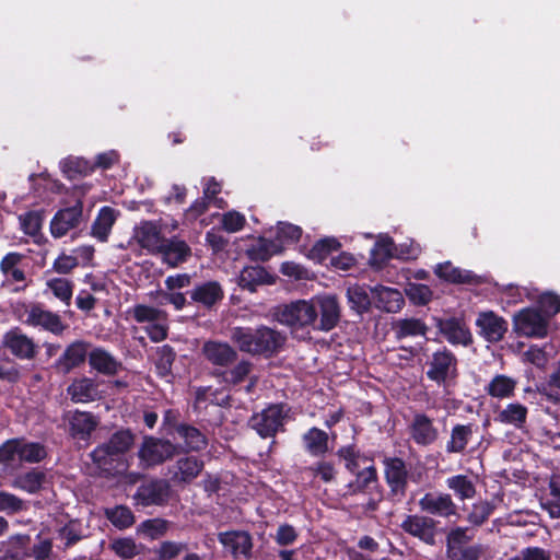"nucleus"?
Returning a JSON list of instances; mask_svg holds the SVG:
<instances>
[{
    "mask_svg": "<svg viewBox=\"0 0 560 560\" xmlns=\"http://www.w3.org/2000/svg\"><path fill=\"white\" fill-rule=\"evenodd\" d=\"M23 231L28 235H36L42 228V217L37 212H27L20 217Z\"/></svg>",
    "mask_w": 560,
    "mask_h": 560,
    "instance_id": "nucleus-62",
    "label": "nucleus"
},
{
    "mask_svg": "<svg viewBox=\"0 0 560 560\" xmlns=\"http://www.w3.org/2000/svg\"><path fill=\"white\" fill-rule=\"evenodd\" d=\"M219 541L229 550L234 558L243 557L248 559L252 555L253 541L247 532L232 530L220 533Z\"/></svg>",
    "mask_w": 560,
    "mask_h": 560,
    "instance_id": "nucleus-13",
    "label": "nucleus"
},
{
    "mask_svg": "<svg viewBox=\"0 0 560 560\" xmlns=\"http://www.w3.org/2000/svg\"><path fill=\"white\" fill-rule=\"evenodd\" d=\"M315 310L318 313L315 329L329 331L334 329L340 319L341 308L336 295L324 293L313 296Z\"/></svg>",
    "mask_w": 560,
    "mask_h": 560,
    "instance_id": "nucleus-4",
    "label": "nucleus"
},
{
    "mask_svg": "<svg viewBox=\"0 0 560 560\" xmlns=\"http://www.w3.org/2000/svg\"><path fill=\"white\" fill-rule=\"evenodd\" d=\"M132 316L138 323L152 324L155 322H166L165 312L144 304H138L132 308Z\"/></svg>",
    "mask_w": 560,
    "mask_h": 560,
    "instance_id": "nucleus-50",
    "label": "nucleus"
},
{
    "mask_svg": "<svg viewBox=\"0 0 560 560\" xmlns=\"http://www.w3.org/2000/svg\"><path fill=\"white\" fill-rule=\"evenodd\" d=\"M89 363L92 369L103 374H115L120 366L119 362L102 348H95L90 352Z\"/></svg>",
    "mask_w": 560,
    "mask_h": 560,
    "instance_id": "nucleus-31",
    "label": "nucleus"
},
{
    "mask_svg": "<svg viewBox=\"0 0 560 560\" xmlns=\"http://www.w3.org/2000/svg\"><path fill=\"white\" fill-rule=\"evenodd\" d=\"M276 282V276L261 266H247L238 276V285L242 289L255 292L259 285H270Z\"/></svg>",
    "mask_w": 560,
    "mask_h": 560,
    "instance_id": "nucleus-16",
    "label": "nucleus"
},
{
    "mask_svg": "<svg viewBox=\"0 0 560 560\" xmlns=\"http://www.w3.org/2000/svg\"><path fill=\"white\" fill-rule=\"evenodd\" d=\"M420 509L432 515L448 517L456 514V505L450 494L429 492L419 501Z\"/></svg>",
    "mask_w": 560,
    "mask_h": 560,
    "instance_id": "nucleus-14",
    "label": "nucleus"
},
{
    "mask_svg": "<svg viewBox=\"0 0 560 560\" xmlns=\"http://www.w3.org/2000/svg\"><path fill=\"white\" fill-rule=\"evenodd\" d=\"M433 271L436 277L451 283H472L477 278L476 275L469 270L454 267L451 261L438 264Z\"/></svg>",
    "mask_w": 560,
    "mask_h": 560,
    "instance_id": "nucleus-28",
    "label": "nucleus"
},
{
    "mask_svg": "<svg viewBox=\"0 0 560 560\" xmlns=\"http://www.w3.org/2000/svg\"><path fill=\"white\" fill-rule=\"evenodd\" d=\"M231 339L241 351L253 354L271 353L283 342L282 336L268 327H260L255 330L235 327L232 329Z\"/></svg>",
    "mask_w": 560,
    "mask_h": 560,
    "instance_id": "nucleus-1",
    "label": "nucleus"
},
{
    "mask_svg": "<svg viewBox=\"0 0 560 560\" xmlns=\"http://www.w3.org/2000/svg\"><path fill=\"white\" fill-rule=\"evenodd\" d=\"M506 304L515 305L526 299L534 300L536 295L526 288L509 285L504 292Z\"/></svg>",
    "mask_w": 560,
    "mask_h": 560,
    "instance_id": "nucleus-61",
    "label": "nucleus"
},
{
    "mask_svg": "<svg viewBox=\"0 0 560 560\" xmlns=\"http://www.w3.org/2000/svg\"><path fill=\"white\" fill-rule=\"evenodd\" d=\"M479 335L489 342H498L508 331V322L492 311L480 312L476 318Z\"/></svg>",
    "mask_w": 560,
    "mask_h": 560,
    "instance_id": "nucleus-11",
    "label": "nucleus"
},
{
    "mask_svg": "<svg viewBox=\"0 0 560 560\" xmlns=\"http://www.w3.org/2000/svg\"><path fill=\"white\" fill-rule=\"evenodd\" d=\"M175 451L171 442L148 436L139 450V458L144 466H154L173 457Z\"/></svg>",
    "mask_w": 560,
    "mask_h": 560,
    "instance_id": "nucleus-7",
    "label": "nucleus"
},
{
    "mask_svg": "<svg viewBox=\"0 0 560 560\" xmlns=\"http://www.w3.org/2000/svg\"><path fill=\"white\" fill-rule=\"evenodd\" d=\"M202 463L195 457L182 458L177 462L178 471L175 478L183 482H190L202 469Z\"/></svg>",
    "mask_w": 560,
    "mask_h": 560,
    "instance_id": "nucleus-45",
    "label": "nucleus"
},
{
    "mask_svg": "<svg viewBox=\"0 0 560 560\" xmlns=\"http://www.w3.org/2000/svg\"><path fill=\"white\" fill-rule=\"evenodd\" d=\"M482 553V548L479 545L460 547L456 551L447 555L452 560H478Z\"/></svg>",
    "mask_w": 560,
    "mask_h": 560,
    "instance_id": "nucleus-63",
    "label": "nucleus"
},
{
    "mask_svg": "<svg viewBox=\"0 0 560 560\" xmlns=\"http://www.w3.org/2000/svg\"><path fill=\"white\" fill-rule=\"evenodd\" d=\"M470 539L471 537L468 535L467 528L457 527L452 529L446 538V555L464 547Z\"/></svg>",
    "mask_w": 560,
    "mask_h": 560,
    "instance_id": "nucleus-55",
    "label": "nucleus"
},
{
    "mask_svg": "<svg viewBox=\"0 0 560 560\" xmlns=\"http://www.w3.org/2000/svg\"><path fill=\"white\" fill-rule=\"evenodd\" d=\"M190 298L192 301L210 307L222 300L223 290L219 282L208 281L196 285L190 292Z\"/></svg>",
    "mask_w": 560,
    "mask_h": 560,
    "instance_id": "nucleus-27",
    "label": "nucleus"
},
{
    "mask_svg": "<svg viewBox=\"0 0 560 560\" xmlns=\"http://www.w3.org/2000/svg\"><path fill=\"white\" fill-rule=\"evenodd\" d=\"M446 486L459 500H470L476 494L475 483L466 475H456L447 478Z\"/></svg>",
    "mask_w": 560,
    "mask_h": 560,
    "instance_id": "nucleus-36",
    "label": "nucleus"
},
{
    "mask_svg": "<svg viewBox=\"0 0 560 560\" xmlns=\"http://www.w3.org/2000/svg\"><path fill=\"white\" fill-rule=\"evenodd\" d=\"M494 505L489 501H478L472 504L468 521L474 525H481L493 512Z\"/></svg>",
    "mask_w": 560,
    "mask_h": 560,
    "instance_id": "nucleus-54",
    "label": "nucleus"
},
{
    "mask_svg": "<svg viewBox=\"0 0 560 560\" xmlns=\"http://www.w3.org/2000/svg\"><path fill=\"white\" fill-rule=\"evenodd\" d=\"M249 372L250 364L247 361H241L233 369L224 371L221 375L223 382L228 384H237L242 382Z\"/></svg>",
    "mask_w": 560,
    "mask_h": 560,
    "instance_id": "nucleus-57",
    "label": "nucleus"
},
{
    "mask_svg": "<svg viewBox=\"0 0 560 560\" xmlns=\"http://www.w3.org/2000/svg\"><path fill=\"white\" fill-rule=\"evenodd\" d=\"M88 353V343L84 341H74L67 347L58 360V365L63 372L68 373L73 368L79 366L85 361Z\"/></svg>",
    "mask_w": 560,
    "mask_h": 560,
    "instance_id": "nucleus-29",
    "label": "nucleus"
},
{
    "mask_svg": "<svg viewBox=\"0 0 560 560\" xmlns=\"http://www.w3.org/2000/svg\"><path fill=\"white\" fill-rule=\"evenodd\" d=\"M277 319L292 327L313 326L317 323L318 313L315 310L314 299L298 300L280 306L276 313Z\"/></svg>",
    "mask_w": 560,
    "mask_h": 560,
    "instance_id": "nucleus-2",
    "label": "nucleus"
},
{
    "mask_svg": "<svg viewBox=\"0 0 560 560\" xmlns=\"http://www.w3.org/2000/svg\"><path fill=\"white\" fill-rule=\"evenodd\" d=\"M205 359L214 366H228L233 363L236 358V351L226 342L217 340H208L201 348Z\"/></svg>",
    "mask_w": 560,
    "mask_h": 560,
    "instance_id": "nucleus-15",
    "label": "nucleus"
},
{
    "mask_svg": "<svg viewBox=\"0 0 560 560\" xmlns=\"http://www.w3.org/2000/svg\"><path fill=\"white\" fill-rule=\"evenodd\" d=\"M284 417L285 411L281 405H270L253 415L249 424L261 438H270L282 428Z\"/></svg>",
    "mask_w": 560,
    "mask_h": 560,
    "instance_id": "nucleus-5",
    "label": "nucleus"
},
{
    "mask_svg": "<svg viewBox=\"0 0 560 560\" xmlns=\"http://www.w3.org/2000/svg\"><path fill=\"white\" fill-rule=\"evenodd\" d=\"M168 522L162 518H151L140 523L137 534L143 538L155 540L167 532Z\"/></svg>",
    "mask_w": 560,
    "mask_h": 560,
    "instance_id": "nucleus-42",
    "label": "nucleus"
},
{
    "mask_svg": "<svg viewBox=\"0 0 560 560\" xmlns=\"http://www.w3.org/2000/svg\"><path fill=\"white\" fill-rule=\"evenodd\" d=\"M26 323L32 326L42 327L56 335H59L65 330V325L62 324L59 315L43 310L39 306H34L30 310Z\"/></svg>",
    "mask_w": 560,
    "mask_h": 560,
    "instance_id": "nucleus-20",
    "label": "nucleus"
},
{
    "mask_svg": "<svg viewBox=\"0 0 560 560\" xmlns=\"http://www.w3.org/2000/svg\"><path fill=\"white\" fill-rule=\"evenodd\" d=\"M398 247L387 235H380L371 250V259L374 262H383L392 257H397Z\"/></svg>",
    "mask_w": 560,
    "mask_h": 560,
    "instance_id": "nucleus-41",
    "label": "nucleus"
},
{
    "mask_svg": "<svg viewBox=\"0 0 560 560\" xmlns=\"http://www.w3.org/2000/svg\"><path fill=\"white\" fill-rule=\"evenodd\" d=\"M401 528L428 545H434L435 542V521L428 516L408 515L402 521Z\"/></svg>",
    "mask_w": 560,
    "mask_h": 560,
    "instance_id": "nucleus-12",
    "label": "nucleus"
},
{
    "mask_svg": "<svg viewBox=\"0 0 560 560\" xmlns=\"http://www.w3.org/2000/svg\"><path fill=\"white\" fill-rule=\"evenodd\" d=\"M340 247L341 243L336 237H325L313 245L307 257L315 262L322 264L332 252L338 250Z\"/></svg>",
    "mask_w": 560,
    "mask_h": 560,
    "instance_id": "nucleus-38",
    "label": "nucleus"
},
{
    "mask_svg": "<svg viewBox=\"0 0 560 560\" xmlns=\"http://www.w3.org/2000/svg\"><path fill=\"white\" fill-rule=\"evenodd\" d=\"M516 381L504 374L495 375L487 385L486 392L494 398H510L513 396Z\"/></svg>",
    "mask_w": 560,
    "mask_h": 560,
    "instance_id": "nucleus-32",
    "label": "nucleus"
},
{
    "mask_svg": "<svg viewBox=\"0 0 560 560\" xmlns=\"http://www.w3.org/2000/svg\"><path fill=\"white\" fill-rule=\"evenodd\" d=\"M68 394L75 402H90L101 398L97 385L89 377L75 380L68 387Z\"/></svg>",
    "mask_w": 560,
    "mask_h": 560,
    "instance_id": "nucleus-25",
    "label": "nucleus"
},
{
    "mask_svg": "<svg viewBox=\"0 0 560 560\" xmlns=\"http://www.w3.org/2000/svg\"><path fill=\"white\" fill-rule=\"evenodd\" d=\"M513 329L523 337L544 338L548 335L549 319L537 308L526 307L513 316Z\"/></svg>",
    "mask_w": 560,
    "mask_h": 560,
    "instance_id": "nucleus-3",
    "label": "nucleus"
},
{
    "mask_svg": "<svg viewBox=\"0 0 560 560\" xmlns=\"http://www.w3.org/2000/svg\"><path fill=\"white\" fill-rule=\"evenodd\" d=\"M25 503L13 493L0 490V512L14 514L25 510Z\"/></svg>",
    "mask_w": 560,
    "mask_h": 560,
    "instance_id": "nucleus-56",
    "label": "nucleus"
},
{
    "mask_svg": "<svg viewBox=\"0 0 560 560\" xmlns=\"http://www.w3.org/2000/svg\"><path fill=\"white\" fill-rule=\"evenodd\" d=\"M47 287L57 299L70 305L73 290L71 281L66 278H54L47 281Z\"/></svg>",
    "mask_w": 560,
    "mask_h": 560,
    "instance_id": "nucleus-52",
    "label": "nucleus"
},
{
    "mask_svg": "<svg viewBox=\"0 0 560 560\" xmlns=\"http://www.w3.org/2000/svg\"><path fill=\"white\" fill-rule=\"evenodd\" d=\"M527 413L528 410L524 405L510 402L498 411L494 421L514 429H522L526 423Z\"/></svg>",
    "mask_w": 560,
    "mask_h": 560,
    "instance_id": "nucleus-23",
    "label": "nucleus"
},
{
    "mask_svg": "<svg viewBox=\"0 0 560 560\" xmlns=\"http://www.w3.org/2000/svg\"><path fill=\"white\" fill-rule=\"evenodd\" d=\"M471 436L470 425H455L452 429L451 439L447 442L446 451L450 453H459L465 450Z\"/></svg>",
    "mask_w": 560,
    "mask_h": 560,
    "instance_id": "nucleus-44",
    "label": "nucleus"
},
{
    "mask_svg": "<svg viewBox=\"0 0 560 560\" xmlns=\"http://www.w3.org/2000/svg\"><path fill=\"white\" fill-rule=\"evenodd\" d=\"M82 214L83 202L80 198L73 206L60 209L50 221L51 235L56 238L65 236L80 224Z\"/></svg>",
    "mask_w": 560,
    "mask_h": 560,
    "instance_id": "nucleus-10",
    "label": "nucleus"
},
{
    "mask_svg": "<svg viewBox=\"0 0 560 560\" xmlns=\"http://www.w3.org/2000/svg\"><path fill=\"white\" fill-rule=\"evenodd\" d=\"M457 374V360L454 354L446 350H439L432 354L429 362L427 376L441 384L453 380Z\"/></svg>",
    "mask_w": 560,
    "mask_h": 560,
    "instance_id": "nucleus-6",
    "label": "nucleus"
},
{
    "mask_svg": "<svg viewBox=\"0 0 560 560\" xmlns=\"http://www.w3.org/2000/svg\"><path fill=\"white\" fill-rule=\"evenodd\" d=\"M119 212L110 207H102L92 224L91 234L100 242H106Z\"/></svg>",
    "mask_w": 560,
    "mask_h": 560,
    "instance_id": "nucleus-22",
    "label": "nucleus"
},
{
    "mask_svg": "<svg viewBox=\"0 0 560 560\" xmlns=\"http://www.w3.org/2000/svg\"><path fill=\"white\" fill-rule=\"evenodd\" d=\"M376 307L388 313L400 311L405 301L399 290L384 285H376L371 290Z\"/></svg>",
    "mask_w": 560,
    "mask_h": 560,
    "instance_id": "nucleus-21",
    "label": "nucleus"
},
{
    "mask_svg": "<svg viewBox=\"0 0 560 560\" xmlns=\"http://www.w3.org/2000/svg\"><path fill=\"white\" fill-rule=\"evenodd\" d=\"M385 475L388 483L394 491L401 490L406 482V469L404 462L398 458H388L385 460Z\"/></svg>",
    "mask_w": 560,
    "mask_h": 560,
    "instance_id": "nucleus-35",
    "label": "nucleus"
},
{
    "mask_svg": "<svg viewBox=\"0 0 560 560\" xmlns=\"http://www.w3.org/2000/svg\"><path fill=\"white\" fill-rule=\"evenodd\" d=\"M438 429L424 415H416L411 424V436L417 444L429 445L438 439Z\"/></svg>",
    "mask_w": 560,
    "mask_h": 560,
    "instance_id": "nucleus-24",
    "label": "nucleus"
},
{
    "mask_svg": "<svg viewBox=\"0 0 560 560\" xmlns=\"http://www.w3.org/2000/svg\"><path fill=\"white\" fill-rule=\"evenodd\" d=\"M405 293L415 305H425L433 298V291L430 287L415 282H410L406 285Z\"/></svg>",
    "mask_w": 560,
    "mask_h": 560,
    "instance_id": "nucleus-48",
    "label": "nucleus"
},
{
    "mask_svg": "<svg viewBox=\"0 0 560 560\" xmlns=\"http://www.w3.org/2000/svg\"><path fill=\"white\" fill-rule=\"evenodd\" d=\"M133 435L129 430H120L112 435L109 441L92 452L93 460L98 465H105L107 458L124 454L133 444Z\"/></svg>",
    "mask_w": 560,
    "mask_h": 560,
    "instance_id": "nucleus-9",
    "label": "nucleus"
},
{
    "mask_svg": "<svg viewBox=\"0 0 560 560\" xmlns=\"http://www.w3.org/2000/svg\"><path fill=\"white\" fill-rule=\"evenodd\" d=\"M112 550L122 559L133 558L139 553V548L132 538H118L110 544Z\"/></svg>",
    "mask_w": 560,
    "mask_h": 560,
    "instance_id": "nucleus-53",
    "label": "nucleus"
},
{
    "mask_svg": "<svg viewBox=\"0 0 560 560\" xmlns=\"http://www.w3.org/2000/svg\"><path fill=\"white\" fill-rule=\"evenodd\" d=\"M3 345L20 359H32L36 353V346L27 336L11 330L3 337Z\"/></svg>",
    "mask_w": 560,
    "mask_h": 560,
    "instance_id": "nucleus-19",
    "label": "nucleus"
},
{
    "mask_svg": "<svg viewBox=\"0 0 560 560\" xmlns=\"http://www.w3.org/2000/svg\"><path fill=\"white\" fill-rule=\"evenodd\" d=\"M346 296L351 310L358 314L366 312L371 305L370 295L363 285L350 284L347 288Z\"/></svg>",
    "mask_w": 560,
    "mask_h": 560,
    "instance_id": "nucleus-37",
    "label": "nucleus"
},
{
    "mask_svg": "<svg viewBox=\"0 0 560 560\" xmlns=\"http://www.w3.org/2000/svg\"><path fill=\"white\" fill-rule=\"evenodd\" d=\"M158 253L163 255L164 261L172 267L185 261L190 256V248L186 242L174 237L170 241H163V248Z\"/></svg>",
    "mask_w": 560,
    "mask_h": 560,
    "instance_id": "nucleus-26",
    "label": "nucleus"
},
{
    "mask_svg": "<svg viewBox=\"0 0 560 560\" xmlns=\"http://www.w3.org/2000/svg\"><path fill=\"white\" fill-rule=\"evenodd\" d=\"M132 242L148 253L154 254L163 248L164 237L161 225L155 221H141L133 228Z\"/></svg>",
    "mask_w": 560,
    "mask_h": 560,
    "instance_id": "nucleus-8",
    "label": "nucleus"
},
{
    "mask_svg": "<svg viewBox=\"0 0 560 560\" xmlns=\"http://www.w3.org/2000/svg\"><path fill=\"white\" fill-rule=\"evenodd\" d=\"M439 328L452 345L468 346L472 341L469 328L457 318H448L439 323Z\"/></svg>",
    "mask_w": 560,
    "mask_h": 560,
    "instance_id": "nucleus-18",
    "label": "nucleus"
},
{
    "mask_svg": "<svg viewBox=\"0 0 560 560\" xmlns=\"http://www.w3.org/2000/svg\"><path fill=\"white\" fill-rule=\"evenodd\" d=\"M222 228L229 233H235L243 229L245 217L237 211H229L221 217Z\"/></svg>",
    "mask_w": 560,
    "mask_h": 560,
    "instance_id": "nucleus-60",
    "label": "nucleus"
},
{
    "mask_svg": "<svg viewBox=\"0 0 560 560\" xmlns=\"http://www.w3.org/2000/svg\"><path fill=\"white\" fill-rule=\"evenodd\" d=\"M105 514L110 523L119 529L128 528L135 523L133 513L127 506L119 505L107 509Z\"/></svg>",
    "mask_w": 560,
    "mask_h": 560,
    "instance_id": "nucleus-46",
    "label": "nucleus"
},
{
    "mask_svg": "<svg viewBox=\"0 0 560 560\" xmlns=\"http://www.w3.org/2000/svg\"><path fill=\"white\" fill-rule=\"evenodd\" d=\"M539 306L541 314L550 320L560 311V298L553 293H544L539 298Z\"/></svg>",
    "mask_w": 560,
    "mask_h": 560,
    "instance_id": "nucleus-59",
    "label": "nucleus"
},
{
    "mask_svg": "<svg viewBox=\"0 0 560 560\" xmlns=\"http://www.w3.org/2000/svg\"><path fill=\"white\" fill-rule=\"evenodd\" d=\"M151 299H153L158 305H164L165 303H171L175 306L176 310H182L186 303V298L183 293H167L163 291H156L150 293Z\"/></svg>",
    "mask_w": 560,
    "mask_h": 560,
    "instance_id": "nucleus-58",
    "label": "nucleus"
},
{
    "mask_svg": "<svg viewBox=\"0 0 560 560\" xmlns=\"http://www.w3.org/2000/svg\"><path fill=\"white\" fill-rule=\"evenodd\" d=\"M355 488L361 490L368 487L376 478V471L372 463L363 465L362 469L355 472Z\"/></svg>",
    "mask_w": 560,
    "mask_h": 560,
    "instance_id": "nucleus-64",
    "label": "nucleus"
},
{
    "mask_svg": "<svg viewBox=\"0 0 560 560\" xmlns=\"http://www.w3.org/2000/svg\"><path fill=\"white\" fill-rule=\"evenodd\" d=\"M69 423L72 435L84 439L95 429L97 421L90 412L75 411L71 415Z\"/></svg>",
    "mask_w": 560,
    "mask_h": 560,
    "instance_id": "nucleus-34",
    "label": "nucleus"
},
{
    "mask_svg": "<svg viewBox=\"0 0 560 560\" xmlns=\"http://www.w3.org/2000/svg\"><path fill=\"white\" fill-rule=\"evenodd\" d=\"M302 235V229L298 225L279 222L276 228V242L282 246V250L285 246L296 243Z\"/></svg>",
    "mask_w": 560,
    "mask_h": 560,
    "instance_id": "nucleus-43",
    "label": "nucleus"
},
{
    "mask_svg": "<svg viewBox=\"0 0 560 560\" xmlns=\"http://www.w3.org/2000/svg\"><path fill=\"white\" fill-rule=\"evenodd\" d=\"M338 455L346 462V467L352 474H355L362 469L363 465H368L371 460L355 452L354 447L346 446L338 451Z\"/></svg>",
    "mask_w": 560,
    "mask_h": 560,
    "instance_id": "nucleus-51",
    "label": "nucleus"
},
{
    "mask_svg": "<svg viewBox=\"0 0 560 560\" xmlns=\"http://www.w3.org/2000/svg\"><path fill=\"white\" fill-rule=\"evenodd\" d=\"M303 442L306 451L314 456L324 455L328 451V434L320 429H310L303 435Z\"/></svg>",
    "mask_w": 560,
    "mask_h": 560,
    "instance_id": "nucleus-33",
    "label": "nucleus"
},
{
    "mask_svg": "<svg viewBox=\"0 0 560 560\" xmlns=\"http://www.w3.org/2000/svg\"><path fill=\"white\" fill-rule=\"evenodd\" d=\"M19 460L27 463L40 462L46 456L45 447L39 443H26L19 440Z\"/></svg>",
    "mask_w": 560,
    "mask_h": 560,
    "instance_id": "nucleus-49",
    "label": "nucleus"
},
{
    "mask_svg": "<svg viewBox=\"0 0 560 560\" xmlns=\"http://www.w3.org/2000/svg\"><path fill=\"white\" fill-rule=\"evenodd\" d=\"M170 494V487L165 481H153L141 486L136 498L143 506L163 504Z\"/></svg>",
    "mask_w": 560,
    "mask_h": 560,
    "instance_id": "nucleus-17",
    "label": "nucleus"
},
{
    "mask_svg": "<svg viewBox=\"0 0 560 560\" xmlns=\"http://www.w3.org/2000/svg\"><path fill=\"white\" fill-rule=\"evenodd\" d=\"M46 482V474L38 469H32L14 478L11 486L27 493L38 492Z\"/></svg>",
    "mask_w": 560,
    "mask_h": 560,
    "instance_id": "nucleus-30",
    "label": "nucleus"
},
{
    "mask_svg": "<svg viewBox=\"0 0 560 560\" xmlns=\"http://www.w3.org/2000/svg\"><path fill=\"white\" fill-rule=\"evenodd\" d=\"M282 252V246L275 240L259 237L248 249V255L255 260H268L271 256Z\"/></svg>",
    "mask_w": 560,
    "mask_h": 560,
    "instance_id": "nucleus-39",
    "label": "nucleus"
},
{
    "mask_svg": "<svg viewBox=\"0 0 560 560\" xmlns=\"http://www.w3.org/2000/svg\"><path fill=\"white\" fill-rule=\"evenodd\" d=\"M177 432L185 440L187 451H199L207 444L205 435L196 428L179 425Z\"/></svg>",
    "mask_w": 560,
    "mask_h": 560,
    "instance_id": "nucleus-47",
    "label": "nucleus"
},
{
    "mask_svg": "<svg viewBox=\"0 0 560 560\" xmlns=\"http://www.w3.org/2000/svg\"><path fill=\"white\" fill-rule=\"evenodd\" d=\"M394 330L397 338L424 336L428 327L418 318L398 319L394 324Z\"/></svg>",
    "mask_w": 560,
    "mask_h": 560,
    "instance_id": "nucleus-40",
    "label": "nucleus"
}]
</instances>
